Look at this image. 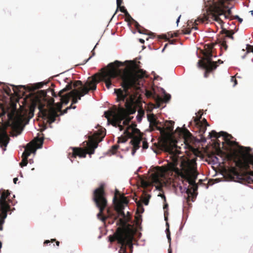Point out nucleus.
Masks as SVG:
<instances>
[{"mask_svg":"<svg viewBox=\"0 0 253 253\" xmlns=\"http://www.w3.org/2000/svg\"><path fill=\"white\" fill-rule=\"evenodd\" d=\"M142 116H143L140 114L137 115V116H136V119H137L138 122H139V123L141 122V121H142Z\"/></svg>","mask_w":253,"mask_h":253,"instance_id":"nucleus-37","label":"nucleus"},{"mask_svg":"<svg viewBox=\"0 0 253 253\" xmlns=\"http://www.w3.org/2000/svg\"><path fill=\"white\" fill-rule=\"evenodd\" d=\"M97 44H98V43H96V44L95 45V46H94V47L93 49L91 51L92 55H91V56H90V57L87 59V60L86 61V62L87 61H88V60H89V59H90L92 56H94V55H95V52H94V48L96 47V45H97Z\"/></svg>","mask_w":253,"mask_h":253,"instance_id":"nucleus-38","label":"nucleus"},{"mask_svg":"<svg viewBox=\"0 0 253 253\" xmlns=\"http://www.w3.org/2000/svg\"><path fill=\"white\" fill-rule=\"evenodd\" d=\"M148 147V144L147 141L144 140L142 141V148L143 149H147Z\"/></svg>","mask_w":253,"mask_h":253,"instance_id":"nucleus-33","label":"nucleus"},{"mask_svg":"<svg viewBox=\"0 0 253 253\" xmlns=\"http://www.w3.org/2000/svg\"><path fill=\"white\" fill-rule=\"evenodd\" d=\"M138 32L140 34H143L144 33L142 32L140 30L138 29Z\"/></svg>","mask_w":253,"mask_h":253,"instance_id":"nucleus-50","label":"nucleus"},{"mask_svg":"<svg viewBox=\"0 0 253 253\" xmlns=\"http://www.w3.org/2000/svg\"><path fill=\"white\" fill-rule=\"evenodd\" d=\"M168 253H172V250L170 248H169L168 250Z\"/></svg>","mask_w":253,"mask_h":253,"instance_id":"nucleus-49","label":"nucleus"},{"mask_svg":"<svg viewBox=\"0 0 253 253\" xmlns=\"http://www.w3.org/2000/svg\"><path fill=\"white\" fill-rule=\"evenodd\" d=\"M30 163H33V161H32V160H30Z\"/></svg>","mask_w":253,"mask_h":253,"instance_id":"nucleus-61","label":"nucleus"},{"mask_svg":"<svg viewBox=\"0 0 253 253\" xmlns=\"http://www.w3.org/2000/svg\"><path fill=\"white\" fill-rule=\"evenodd\" d=\"M227 174L230 180L248 185L253 189V159L249 162H238L229 168Z\"/></svg>","mask_w":253,"mask_h":253,"instance_id":"nucleus-3","label":"nucleus"},{"mask_svg":"<svg viewBox=\"0 0 253 253\" xmlns=\"http://www.w3.org/2000/svg\"><path fill=\"white\" fill-rule=\"evenodd\" d=\"M225 34H226V37H227L232 40L233 39V33L231 31H226Z\"/></svg>","mask_w":253,"mask_h":253,"instance_id":"nucleus-31","label":"nucleus"},{"mask_svg":"<svg viewBox=\"0 0 253 253\" xmlns=\"http://www.w3.org/2000/svg\"><path fill=\"white\" fill-rule=\"evenodd\" d=\"M41 83H39V84H38V86H37V88H41V87H42V85H41Z\"/></svg>","mask_w":253,"mask_h":253,"instance_id":"nucleus-47","label":"nucleus"},{"mask_svg":"<svg viewBox=\"0 0 253 253\" xmlns=\"http://www.w3.org/2000/svg\"><path fill=\"white\" fill-rule=\"evenodd\" d=\"M166 231L168 240L169 241V242H170L171 238L170 236L169 229L167 228Z\"/></svg>","mask_w":253,"mask_h":253,"instance_id":"nucleus-34","label":"nucleus"},{"mask_svg":"<svg viewBox=\"0 0 253 253\" xmlns=\"http://www.w3.org/2000/svg\"><path fill=\"white\" fill-rule=\"evenodd\" d=\"M56 242V244L57 246H59V244H60V242L59 241H56V239H51V241H49V240H45L44 242V245H46V244H47L48 243H49L50 242Z\"/></svg>","mask_w":253,"mask_h":253,"instance_id":"nucleus-30","label":"nucleus"},{"mask_svg":"<svg viewBox=\"0 0 253 253\" xmlns=\"http://www.w3.org/2000/svg\"><path fill=\"white\" fill-rule=\"evenodd\" d=\"M139 41H140V42L141 43H143L144 42V40H143V39H139Z\"/></svg>","mask_w":253,"mask_h":253,"instance_id":"nucleus-46","label":"nucleus"},{"mask_svg":"<svg viewBox=\"0 0 253 253\" xmlns=\"http://www.w3.org/2000/svg\"><path fill=\"white\" fill-rule=\"evenodd\" d=\"M235 18H236V19H238V21H239L240 23H241L242 22V21H243V19H242V18H240V17H239L238 16H237V15H236V16H235Z\"/></svg>","mask_w":253,"mask_h":253,"instance_id":"nucleus-41","label":"nucleus"},{"mask_svg":"<svg viewBox=\"0 0 253 253\" xmlns=\"http://www.w3.org/2000/svg\"><path fill=\"white\" fill-rule=\"evenodd\" d=\"M137 209H138V210H139V209H141L142 210V212H143L144 211V209L143 208V206H142V205L141 203H137Z\"/></svg>","mask_w":253,"mask_h":253,"instance_id":"nucleus-36","label":"nucleus"},{"mask_svg":"<svg viewBox=\"0 0 253 253\" xmlns=\"http://www.w3.org/2000/svg\"><path fill=\"white\" fill-rule=\"evenodd\" d=\"M245 55H244V56H242V58H243V59H244V58H245Z\"/></svg>","mask_w":253,"mask_h":253,"instance_id":"nucleus-63","label":"nucleus"},{"mask_svg":"<svg viewBox=\"0 0 253 253\" xmlns=\"http://www.w3.org/2000/svg\"><path fill=\"white\" fill-rule=\"evenodd\" d=\"M162 198H164V201H166V197H165V196L164 195H162Z\"/></svg>","mask_w":253,"mask_h":253,"instance_id":"nucleus-53","label":"nucleus"},{"mask_svg":"<svg viewBox=\"0 0 253 253\" xmlns=\"http://www.w3.org/2000/svg\"><path fill=\"white\" fill-rule=\"evenodd\" d=\"M218 62L219 63H222L223 62H222V61H221L220 60H218Z\"/></svg>","mask_w":253,"mask_h":253,"instance_id":"nucleus-56","label":"nucleus"},{"mask_svg":"<svg viewBox=\"0 0 253 253\" xmlns=\"http://www.w3.org/2000/svg\"><path fill=\"white\" fill-rule=\"evenodd\" d=\"M122 3V0H117V9L120 7Z\"/></svg>","mask_w":253,"mask_h":253,"instance_id":"nucleus-40","label":"nucleus"},{"mask_svg":"<svg viewBox=\"0 0 253 253\" xmlns=\"http://www.w3.org/2000/svg\"><path fill=\"white\" fill-rule=\"evenodd\" d=\"M55 92H54V93H53V94L52 95H53V96L54 97H56L57 96H56V95H55Z\"/></svg>","mask_w":253,"mask_h":253,"instance_id":"nucleus-60","label":"nucleus"},{"mask_svg":"<svg viewBox=\"0 0 253 253\" xmlns=\"http://www.w3.org/2000/svg\"><path fill=\"white\" fill-rule=\"evenodd\" d=\"M104 115L105 116V118H106L108 119V121L109 118L111 117L113 118L116 117L115 112L113 111H105Z\"/></svg>","mask_w":253,"mask_h":253,"instance_id":"nucleus-22","label":"nucleus"},{"mask_svg":"<svg viewBox=\"0 0 253 253\" xmlns=\"http://www.w3.org/2000/svg\"><path fill=\"white\" fill-rule=\"evenodd\" d=\"M251 13H252V14L253 15V11H251Z\"/></svg>","mask_w":253,"mask_h":253,"instance_id":"nucleus-64","label":"nucleus"},{"mask_svg":"<svg viewBox=\"0 0 253 253\" xmlns=\"http://www.w3.org/2000/svg\"><path fill=\"white\" fill-rule=\"evenodd\" d=\"M94 190H103V188H95Z\"/></svg>","mask_w":253,"mask_h":253,"instance_id":"nucleus-51","label":"nucleus"},{"mask_svg":"<svg viewBox=\"0 0 253 253\" xmlns=\"http://www.w3.org/2000/svg\"><path fill=\"white\" fill-rule=\"evenodd\" d=\"M4 91L6 93H7L8 95H10L11 93V89L9 87H7L6 88H4Z\"/></svg>","mask_w":253,"mask_h":253,"instance_id":"nucleus-39","label":"nucleus"},{"mask_svg":"<svg viewBox=\"0 0 253 253\" xmlns=\"http://www.w3.org/2000/svg\"><path fill=\"white\" fill-rule=\"evenodd\" d=\"M209 136L210 138L214 137L215 138H218L222 137L223 140H225L227 142H229L230 139L232 137L230 134L226 132L221 131L218 133L214 130L209 133Z\"/></svg>","mask_w":253,"mask_h":253,"instance_id":"nucleus-15","label":"nucleus"},{"mask_svg":"<svg viewBox=\"0 0 253 253\" xmlns=\"http://www.w3.org/2000/svg\"><path fill=\"white\" fill-rule=\"evenodd\" d=\"M247 51L246 53H249L251 52L253 53V46L251 45H248V44H247Z\"/></svg>","mask_w":253,"mask_h":253,"instance_id":"nucleus-32","label":"nucleus"},{"mask_svg":"<svg viewBox=\"0 0 253 253\" xmlns=\"http://www.w3.org/2000/svg\"><path fill=\"white\" fill-rule=\"evenodd\" d=\"M235 79L234 78V77H232L231 78V82H233L234 81Z\"/></svg>","mask_w":253,"mask_h":253,"instance_id":"nucleus-48","label":"nucleus"},{"mask_svg":"<svg viewBox=\"0 0 253 253\" xmlns=\"http://www.w3.org/2000/svg\"><path fill=\"white\" fill-rule=\"evenodd\" d=\"M195 125L197 126L199 129V132L201 134L204 133L206 132V131L207 130V126H206V125H200V124H195Z\"/></svg>","mask_w":253,"mask_h":253,"instance_id":"nucleus-23","label":"nucleus"},{"mask_svg":"<svg viewBox=\"0 0 253 253\" xmlns=\"http://www.w3.org/2000/svg\"><path fill=\"white\" fill-rule=\"evenodd\" d=\"M119 8L120 9L121 12H122L125 14L127 19H132V17L130 16V15L129 14V13H128L126 9L125 8L124 6H120V7H119Z\"/></svg>","mask_w":253,"mask_h":253,"instance_id":"nucleus-24","label":"nucleus"},{"mask_svg":"<svg viewBox=\"0 0 253 253\" xmlns=\"http://www.w3.org/2000/svg\"><path fill=\"white\" fill-rule=\"evenodd\" d=\"M204 56L202 61L199 60L198 62L199 67L205 69L206 72H210L216 68V63L212 61L213 55L211 52L207 51L204 53ZM205 77H207L206 73L205 74Z\"/></svg>","mask_w":253,"mask_h":253,"instance_id":"nucleus-10","label":"nucleus"},{"mask_svg":"<svg viewBox=\"0 0 253 253\" xmlns=\"http://www.w3.org/2000/svg\"><path fill=\"white\" fill-rule=\"evenodd\" d=\"M71 106H70L69 107L67 108V109L65 111V112H66V111H67V109H71Z\"/></svg>","mask_w":253,"mask_h":253,"instance_id":"nucleus-57","label":"nucleus"},{"mask_svg":"<svg viewBox=\"0 0 253 253\" xmlns=\"http://www.w3.org/2000/svg\"><path fill=\"white\" fill-rule=\"evenodd\" d=\"M166 45L165 46V47H164V48L163 49V51H164V49H165V48H166Z\"/></svg>","mask_w":253,"mask_h":253,"instance_id":"nucleus-62","label":"nucleus"},{"mask_svg":"<svg viewBox=\"0 0 253 253\" xmlns=\"http://www.w3.org/2000/svg\"><path fill=\"white\" fill-rule=\"evenodd\" d=\"M9 191H0V231L2 230L4 219L7 216V211L10 210L9 203L12 202Z\"/></svg>","mask_w":253,"mask_h":253,"instance_id":"nucleus-9","label":"nucleus"},{"mask_svg":"<svg viewBox=\"0 0 253 253\" xmlns=\"http://www.w3.org/2000/svg\"><path fill=\"white\" fill-rule=\"evenodd\" d=\"M83 144L84 145L85 149L73 148H71V152H69L68 158L72 163L74 161L73 159L76 158L77 156H79L80 158H85L88 153V150H90L89 153L90 155L93 154L95 149L98 147V143L94 141V138L92 136H90L89 141H84Z\"/></svg>","mask_w":253,"mask_h":253,"instance_id":"nucleus-8","label":"nucleus"},{"mask_svg":"<svg viewBox=\"0 0 253 253\" xmlns=\"http://www.w3.org/2000/svg\"><path fill=\"white\" fill-rule=\"evenodd\" d=\"M118 148V145H114L112 146V149L114 151H115L116 150H117Z\"/></svg>","mask_w":253,"mask_h":253,"instance_id":"nucleus-42","label":"nucleus"},{"mask_svg":"<svg viewBox=\"0 0 253 253\" xmlns=\"http://www.w3.org/2000/svg\"><path fill=\"white\" fill-rule=\"evenodd\" d=\"M99 209V212L97 214L98 217H101V219L102 220H105L106 219V217L103 215V211L105 210V209H103L102 210H101L100 209Z\"/></svg>","mask_w":253,"mask_h":253,"instance_id":"nucleus-28","label":"nucleus"},{"mask_svg":"<svg viewBox=\"0 0 253 253\" xmlns=\"http://www.w3.org/2000/svg\"><path fill=\"white\" fill-rule=\"evenodd\" d=\"M9 138L6 132L0 127V147L3 151L6 150V147L9 143Z\"/></svg>","mask_w":253,"mask_h":253,"instance_id":"nucleus-16","label":"nucleus"},{"mask_svg":"<svg viewBox=\"0 0 253 253\" xmlns=\"http://www.w3.org/2000/svg\"><path fill=\"white\" fill-rule=\"evenodd\" d=\"M146 191H143L144 196L141 198V201L145 205H148L149 202V199L151 197V196L145 194Z\"/></svg>","mask_w":253,"mask_h":253,"instance_id":"nucleus-20","label":"nucleus"},{"mask_svg":"<svg viewBox=\"0 0 253 253\" xmlns=\"http://www.w3.org/2000/svg\"><path fill=\"white\" fill-rule=\"evenodd\" d=\"M11 85L13 87V90L15 93H19V92L20 91H19L20 88H23L24 89L26 88L25 86L22 85H17V86L14 85Z\"/></svg>","mask_w":253,"mask_h":253,"instance_id":"nucleus-25","label":"nucleus"},{"mask_svg":"<svg viewBox=\"0 0 253 253\" xmlns=\"http://www.w3.org/2000/svg\"><path fill=\"white\" fill-rule=\"evenodd\" d=\"M123 63L118 60L111 63L108 65L110 69L103 73L102 80L105 83L106 86L110 89L112 85V80L122 81V86L123 89H115L114 93L117 95V100L124 104L126 112L132 114L135 112L134 108V98L133 96L129 92L128 89L131 87H135L139 83V76L136 73L128 72L119 68Z\"/></svg>","mask_w":253,"mask_h":253,"instance_id":"nucleus-1","label":"nucleus"},{"mask_svg":"<svg viewBox=\"0 0 253 253\" xmlns=\"http://www.w3.org/2000/svg\"><path fill=\"white\" fill-rule=\"evenodd\" d=\"M180 17H181V15H180V16L178 17V18H177V20H176V23H177V24H178V22H179V20H180Z\"/></svg>","mask_w":253,"mask_h":253,"instance_id":"nucleus-45","label":"nucleus"},{"mask_svg":"<svg viewBox=\"0 0 253 253\" xmlns=\"http://www.w3.org/2000/svg\"><path fill=\"white\" fill-rule=\"evenodd\" d=\"M43 139L42 138H38V142H37V144H36V145L38 148H41L42 145L43 144Z\"/></svg>","mask_w":253,"mask_h":253,"instance_id":"nucleus-27","label":"nucleus"},{"mask_svg":"<svg viewBox=\"0 0 253 253\" xmlns=\"http://www.w3.org/2000/svg\"><path fill=\"white\" fill-rule=\"evenodd\" d=\"M168 208V204H165L164 206V210L165 220L166 221L168 220V218L169 212L167 211Z\"/></svg>","mask_w":253,"mask_h":253,"instance_id":"nucleus-26","label":"nucleus"},{"mask_svg":"<svg viewBox=\"0 0 253 253\" xmlns=\"http://www.w3.org/2000/svg\"><path fill=\"white\" fill-rule=\"evenodd\" d=\"M36 152V149H35L33 146H31L29 144H27L26 147L25 148V150L22 154V160L20 163V165L21 167L27 166L28 164L27 158L31 155V153L35 154Z\"/></svg>","mask_w":253,"mask_h":253,"instance_id":"nucleus-13","label":"nucleus"},{"mask_svg":"<svg viewBox=\"0 0 253 253\" xmlns=\"http://www.w3.org/2000/svg\"><path fill=\"white\" fill-rule=\"evenodd\" d=\"M79 85L81 86L77 89L71 91L69 93L64 95L63 93L71 89V85L68 84L66 86L61 90L58 92V96L60 97V99L62 104H67L69 101L70 98H72V103H77L79 100L84 95L87 94L90 90H94L96 89V85L94 84L92 81L86 82L85 84H83L81 81H77L74 84V87H76Z\"/></svg>","mask_w":253,"mask_h":253,"instance_id":"nucleus-5","label":"nucleus"},{"mask_svg":"<svg viewBox=\"0 0 253 253\" xmlns=\"http://www.w3.org/2000/svg\"><path fill=\"white\" fill-rule=\"evenodd\" d=\"M204 0L205 1L206 0ZM207 0L208 2V3L207 4V6H209V8H208L207 10V13H208L209 16H205L204 19H200L198 20L201 22H204L205 21H208L209 16H211L215 21H221L217 15L223 16L225 18H227V16L225 15V14L220 13V8L215 4L214 2L211 1V0Z\"/></svg>","mask_w":253,"mask_h":253,"instance_id":"nucleus-11","label":"nucleus"},{"mask_svg":"<svg viewBox=\"0 0 253 253\" xmlns=\"http://www.w3.org/2000/svg\"><path fill=\"white\" fill-rule=\"evenodd\" d=\"M163 92H164V97L165 101L166 102L169 101L171 97L170 95L169 94L167 93L164 89H163Z\"/></svg>","mask_w":253,"mask_h":253,"instance_id":"nucleus-29","label":"nucleus"},{"mask_svg":"<svg viewBox=\"0 0 253 253\" xmlns=\"http://www.w3.org/2000/svg\"><path fill=\"white\" fill-rule=\"evenodd\" d=\"M169 173L168 169L158 168L149 177L140 176L141 184L144 189L153 186L156 190H162L163 187L170 188L173 179Z\"/></svg>","mask_w":253,"mask_h":253,"instance_id":"nucleus-4","label":"nucleus"},{"mask_svg":"<svg viewBox=\"0 0 253 253\" xmlns=\"http://www.w3.org/2000/svg\"><path fill=\"white\" fill-rule=\"evenodd\" d=\"M182 195L186 200V204L189 208L192 207V204L189 203L190 201L194 202L198 195L197 191H181Z\"/></svg>","mask_w":253,"mask_h":253,"instance_id":"nucleus-14","label":"nucleus"},{"mask_svg":"<svg viewBox=\"0 0 253 253\" xmlns=\"http://www.w3.org/2000/svg\"><path fill=\"white\" fill-rule=\"evenodd\" d=\"M106 130L105 128L101 127L100 129L98 130V131H96L94 132V137H97L98 135L102 136L103 137H104V136L106 134Z\"/></svg>","mask_w":253,"mask_h":253,"instance_id":"nucleus-21","label":"nucleus"},{"mask_svg":"<svg viewBox=\"0 0 253 253\" xmlns=\"http://www.w3.org/2000/svg\"><path fill=\"white\" fill-rule=\"evenodd\" d=\"M198 113L200 115V117H195L194 118V123L195 124H200L202 125H206V126H208L209 125L207 122V120L204 118L202 121H200V119L201 118V116L203 115L201 114L200 112H199Z\"/></svg>","mask_w":253,"mask_h":253,"instance_id":"nucleus-18","label":"nucleus"},{"mask_svg":"<svg viewBox=\"0 0 253 253\" xmlns=\"http://www.w3.org/2000/svg\"><path fill=\"white\" fill-rule=\"evenodd\" d=\"M184 190H190V189L189 188H185V189Z\"/></svg>","mask_w":253,"mask_h":253,"instance_id":"nucleus-59","label":"nucleus"},{"mask_svg":"<svg viewBox=\"0 0 253 253\" xmlns=\"http://www.w3.org/2000/svg\"><path fill=\"white\" fill-rule=\"evenodd\" d=\"M17 180H18V178H16H16H14L13 179V182H14L15 184H16V182H17Z\"/></svg>","mask_w":253,"mask_h":253,"instance_id":"nucleus-43","label":"nucleus"},{"mask_svg":"<svg viewBox=\"0 0 253 253\" xmlns=\"http://www.w3.org/2000/svg\"><path fill=\"white\" fill-rule=\"evenodd\" d=\"M120 109L122 110V111H124V108H123V106H120Z\"/></svg>","mask_w":253,"mask_h":253,"instance_id":"nucleus-55","label":"nucleus"},{"mask_svg":"<svg viewBox=\"0 0 253 253\" xmlns=\"http://www.w3.org/2000/svg\"><path fill=\"white\" fill-rule=\"evenodd\" d=\"M45 105L46 102L41 97L38 96H35L32 101V106L34 108L31 109L30 111L25 110L23 114H20L19 116V121H22L24 118L27 117L28 114V121L31 119L34 116V108L37 106L40 112L47 118L49 123L51 124L54 122L56 120V118L58 116L57 113L54 111H47L44 109Z\"/></svg>","mask_w":253,"mask_h":253,"instance_id":"nucleus-6","label":"nucleus"},{"mask_svg":"<svg viewBox=\"0 0 253 253\" xmlns=\"http://www.w3.org/2000/svg\"><path fill=\"white\" fill-rule=\"evenodd\" d=\"M251 150L250 147H245L243 146H240L239 148V152L241 153H247L248 157H252L251 155L249 154L250 150Z\"/></svg>","mask_w":253,"mask_h":253,"instance_id":"nucleus-19","label":"nucleus"},{"mask_svg":"<svg viewBox=\"0 0 253 253\" xmlns=\"http://www.w3.org/2000/svg\"><path fill=\"white\" fill-rule=\"evenodd\" d=\"M93 200L96 206L101 210L107 206V200L105 191H94Z\"/></svg>","mask_w":253,"mask_h":253,"instance_id":"nucleus-12","label":"nucleus"},{"mask_svg":"<svg viewBox=\"0 0 253 253\" xmlns=\"http://www.w3.org/2000/svg\"><path fill=\"white\" fill-rule=\"evenodd\" d=\"M228 13H229H229H230V12H231V9H229L228 10Z\"/></svg>","mask_w":253,"mask_h":253,"instance_id":"nucleus-58","label":"nucleus"},{"mask_svg":"<svg viewBox=\"0 0 253 253\" xmlns=\"http://www.w3.org/2000/svg\"><path fill=\"white\" fill-rule=\"evenodd\" d=\"M166 225L167 226V228H169V224L168 222L166 223Z\"/></svg>","mask_w":253,"mask_h":253,"instance_id":"nucleus-52","label":"nucleus"},{"mask_svg":"<svg viewBox=\"0 0 253 253\" xmlns=\"http://www.w3.org/2000/svg\"><path fill=\"white\" fill-rule=\"evenodd\" d=\"M196 166V163L184 162L180 164V169L173 166L170 170L174 171L183 178L195 180L197 176Z\"/></svg>","mask_w":253,"mask_h":253,"instance_id":"nucleus-7","label":"nucleus"},{"mask_svg":"<svg viewBox=\"0 0 253 253\" xmlns=\"http://www.w3.org/2000/svg\"><path fill=\"white\" fill-rule=\"evenodd\" d=\"M126 123H127V121L126 120H125V121H123V124H124V125L126 124Z\"/></svg>","mask_w":253,"mask_h":253,"instance_id":"nucleus-54","label":"nucleus"},{"mask_svg":"<svg viewBox=\"0 0 253 253\" xmlns=\"http://www.w3.org/2000/svg\"><path fill=\"white\" fill-rule=\"evenodd\" d=\"M141 139L138 137L133 138L130 142L132 144L133 148L131 152L132 155H134L136 151L140 146V143L141 142Z\"/></svg>","mask_w":253,"mask_h":253,"instance_id":"nucleus-17","label":"nucleus"},{"mask_svg":"<svg viewBox=\"0 0 253 253\" xmlns=\"http://www.w3.org/2000/svg\"><path fill=\"white\" fill-rule=\"evenodd\" d=\"M115 191L113 204L116 211L122 218H120L117 223L120 227L117 228L113 235L109 236V239L111 243L116 241L118 244L121 245L119 253H126V246H128L131 250L134 238L133 234L126 228L127 223L131 220L130 213L127 212V215H126L123 211L124 205H127L129 200L127 197L125 196L124 193L121 194L120 191Z\"/></svg>","mask_w":253,"mask_h":253,"instance_id":"nucleus-2","label":"nucleus"},{"mask_svg":"<svg viewBox=\"0 0 253 253\" xmlns=\"http://www.w3.org/2000/svg\"><path fill=\"white\" fill-rule=\"evenodd\" d=\"M129 20H132L134 22V26L137 28L138 29L139 27L140 26V25L138 24V23L134 20L132 18V19H128Z\"/></svg>","mask_w":253,"mask_h":253,"instance_id":"nucleus-35","label":"nucleus"},{"mask_svg":"<svg viewBox=\"0 0 253 253\" xmlns=\"http://www.w3.org/2000/svg\"><path fill=\"white\" fill-rule=\"evenodd\" d=\"M233 82H234L233 86H235L237 84V81L236 79H235V80Z\"/></svg>","mask_w":253,"mask_h":253,"instance_id":"nucleus-44","label":"nucleus"}]
</instances>
